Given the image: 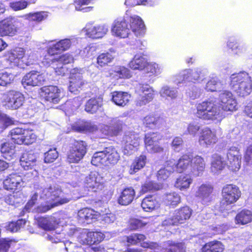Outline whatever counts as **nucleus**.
<instances>
[{
  "instance_id": "nucleus-1",
  "label": "nucleus",
  "mask_w": 252,
  "mask_h": 252,
  "mask_svg": "<svg viewBox=\"0 0 252 252\" xmlns=\"http://www.w3.org/2000/svg\"><path fill=\"white\" fill-rule=\"evenodd\" d=\"M228 161L226 163L220 155L214 154L212 157L211 170L216 173L222 170L226 165L233 171H238L241 165V155L238 148L231 147L227 153Z\"/></svg>"
},
{
  "instance_id": "nucleus-2",
  "label": "nucleus",
  "mask_w": 252,
  "mask_h": 252,
  "mask_svg": "<svg viewBox=\"0 0 252 252\" xmlns=\"http://www.w3.org/2000/svg\"><path fill=\"white\" fill-rule=\"evenodd\" d=\"M230 86L240 96L249 95L252 91V81L249 74L241 72L230 76Z\"/></svg>"
},
{
  "instance_id": "nucleus-3",
  "label": "nucleus",
  "mask_w": 252,
  "mask_h": 252,
  "mask_svg": "<svg viewBox=\"0 0 252 252\" xmlns=\"http://www.w3.org/2000/svg\"><path fill=\"white\" fill-rule=\"evenodd\" d=\"M197 117L204 120L217 119L220 114V109L216 102L212 100H208L196 105Z\"/></svg>"
},
{
  "instance_id": "nucleus-4",
  "label": "nucleus",
  "mask_w": 252,
  "mask_h": 252,
  "mask_svg": "<svg viewBox=\"0 0 252 252\" xmlns=\"http://www.w3.org/2000/svg\"><path fill=\"white\" fill-rule=\"evenodd\" d=\"M41 198L48 202L53 201V203H51L52 207L67 203L71 200L70 198L64 197L61 189L56 186H49L43 189Z\"/></svg>"
},
{
  "instance_id": "nucleus-5",
  "label": "nucleus",
  "mask_w": 252,
  "mask_h": 252,
  "mask_svg": "<svg viewBox=\"0 0 252 252\" xmlns=\"http://www.w3.org/2000/svg\"><path fill=\"white\" fill-rule=\"evenodd\" d=\"M191 215V210L188 206L182 207L174 211L173 216L162 222L163 225H178L184 223Z\"/></svg>"
},
{
  "instance_id": "nucleus-6",
  "label": "nucleus",
  "mask_w": 252,
  "mask_h": 252,
  "mask_svg": "<svg viewBox=\"0 0 252 252\" xmlns=\"http://www.w3.org/2000/svg\"><path fill=\"white\" fill-rule=\"evenodd\" d=\"M222 200L221 208L225 203L226 205L233 204L237 201L241 196L239 188L235 185H226L222 189Z\"/></svg>"
},
{
  "instance_id": "nucleus-7",
  "label": "nucleus",
  "mask_w": 252,
  "mask_h": 252,
  "mask_svg": "<svg viewBox=\"0 0 252 252\" xmlns=\"http://www.w3.org/2000/svg\"><path fill=\"white\" fill-rule=\"evenodd\" d=\"M87 144L82 141L74 143L67 155V160L70 163H78L87 152Z\"/></svg>"
},
{
  "instance_id": "nucleus-8",
  "label": "nucleus",
  "mask_w": 252,
  "mask_h": 252,
  "mask_svg": "<svg viewBox=\"0 0 252 252\" xmlns=\"http://www.w3.org/2000/svg\"><path fill=\"white\" fill-rule=\"evenodd\" d=\"M83 70L75 68L70 71L69 90L71 93H75L79 89H82L87 85V82L83 79Z\"/></svg>"
},
{
  "instance_id": "nucleus-9",
  "label": "nucleus",
  "mask_w": 252,
  "mask_h": 252,
  "mask_svg": "<svg viewBox=\"0 0 252 252\" xmlns=\"http://www.w3.org/2000/svg\"><path fill=\"white\" fill-rule=\"evenodd\" d=\"M25 54V50L20 47H17L8 52L6 56V61L9 66L23 67L24 64L23 59Z\"/></svg>"
},
{
  "instance_id": "nucleus-10",
  "label": "nucleus",
  "mask_w": 252,
  "mask_h": 252,
  "mask_svg": "<svg viewBox=\"0 0 252 252\" xmlns=\"http://www.w3.org/2000/svg\"><path fill=\"white\" fill-rule=\"evenodd\" d=\"M46 79V75L44 73L32 70L24 76L22 83L24 86H38L42 85Z\"/></svg>"
},
{
  "instance_id": "nucleus-11",
  "label": "nucleus",
  "mask_w": 252,
  "mask_h": 252,
  "mask_svg": "<svg viewBox=\"0 0 252 252\" xmlns=\"http://www.w3.org/2000/svg\"><path fill=\"white\" fill-rule=\"evenodd\" d=\"M125 146L123 152L125 155H129L138 148L140 143V139L138 134L133 132L126 133L124 137Z\"/></svg>"
},
{
  "instance_id": "nucleus-12",
  "label": "nucleus",
  "mask_w": 252,
  "mask_h": 252,
  "mask_svg": "<svg viewBox=\"0 0 252 252\" xmlns=\"http://www.w3.org/2000/svg\"><path fill=\"white\" fill-rule=\"evenodd\" d=\"M43 96L45 100L57 104L62 98L61 90L55 86H45L41 88Z\"/></svg>"
},
{
  "instance_id": "nucleus-13",
  "label": "nucleus",
  "mask_w": 252,
  "mask_h": 252,
  "mask_svg": "<svg viewBox=\"0 0 252 252\" xmlns=\"http://www.w3.org/2000/svg\"><path fill=\"white\" fill-rule=\"evenodd\" d=\"M83 31L89 37L93 38H100L103 37L108 31V26L106 24L93 26L87 24Z\"/></svg>"
},
{
  "instance_id": "nucleus-14",
  "label": "nucleus",
  "mask_w": 252,
  "mask_h": 252,
  "mask_svg": "<svg viewBox=\"0 0 252 252\" xmlns=\"http://www.w3.org/2000/svg\"><path fill=\"white\" fill-rule=\"evenodd\" d=\"M218 141L216 132L208 128H205L200 132L198 142L204 148H208L215 144Z\"/></svg>"
},
{
  "instance_id": "nucleus-15",
  "label": "nucleus",
  "mask_w": 252,
  "mask_h": 252,
  "mask_svg": "<svg viewBox=\"0 0 252 252\" xmlns=\"http://www.w3.org/2000/svg\"><path fill=\"white\" fill-rule=\"evenodd\" d=\"M5 99L6 106L12 109H17L21 107L24 101V95L19 92L9 91Z\"/></svg>"
},
{
  "instance_id": "nucleus-16",
  "label": "nucleus",
  "mask_w": 252,
  "mask_h": 252,
  "mask_svg": "<svg viewBox=\"0 0 252 252\" xmlns=\"http://www.w3.org/2000/svg\"><path fill=\"white\" fill-rule=\"evenodd\" d=\"M130 30L128 28L127 24L126 21L123 19H118L113 23L112 27L113 34L121 38H125L128 36Z\"/></svg>"
},
{
  "instance_id": "nucleus-17",
  "label": "nucleus",
  "mask_w": 252,
  "mask_h": 252,
  "mask_svg": "<svg viewBox=\"0 0 252 252\" xmlns=\"http://www.w3.org/2000/svg\"><path fill=\"white\" fill-rule=\"evenodd\" d=\"M205 168V162L203 158L199 156L192 157L190 167V175L193 177H198L202 175Z\"/></svg>"
},
{
  "instance_id": "nucleus-18",
  "label": "nucleus",
  "mask_w": 252,
  "mask_h": 252,
  "mask_svg": "<svg viewBox=\"0 0 252 252\" xmlns=\"http://www.w3.org/2000/svg\"><path fill=\"white\" fill-rule=\"evenodd\" d=\"M213 189L212 186L208 184H203L198 187L196 196L201 200L203 204H206L211 201Z\"/></svg>"
},
{
  "instance_id": "nucleus-19",
  "label": "nucleus",
  "mask_w": 252,
  "mask_h": 252,
  "mask_svg": "<svg viewBox=\"0 0 252 252\" xmlns=\"http://www.w3.org/2000/svg\"><path fill=\"white\" fill-rule=\"evenodd\" d=\"M23 184L22 177L16 173L10 174L3 181L4 188L7 190L20 189Z\"/></svg>"
},
{
  "instance_id": "nucleus-20",
  "label": "nucleus",
  "mask_w": 252,
  "mask_h": 252,
  "mask_svg": "<svg viewBox=\"0 0 252 252\" xmlns=\"http://www.w3.org/2000/svg\"><path fill=\"white\" fill-rule=\"evenodd\" d=\"M143 124L151 129L159 128L165 125L166 120L163 117L149 115L144 118Z\"/></svg>"
},
{
  "instance_id": "nucleus-21",
  "label": "nucleus",
  "mask_w": 252,
  "mask_h": 252,
  "mask_svg": "<svg viewBox=\"0 0 252 252\" xmlns=\"http://www.w3.org/2000/svg\"><path fill=\"white\" fill-rule=\"evenodd\" d=\"M176 161L174 159L167 161L163 168L159 169L157 173V177L159 181H164L174 172L175 169Z\"/></svg>"
},
{
  "instance_id": "nucleus-22",
  "label": "nucleus",
  "mask_w": 252,
  "mask_h": 252,
  "mask_svg": "<svg viewBox=\"0 0 252 252\" xmlns=\"http://www.w3.org/2000/svg\"><path fill=\"white\" fill-rule=\"evenodd\" d=\"M130 29L137 36H143L145 33V26L141 18L137 16L130 18Z\"/></svg>"
},
{
  "instance_id": "nucleus-23",
  "label": "nucleus",
  "mask_w": 252,
  "mask_h": 252,
  "mask_svg": "<svg viewBox=\"0 0 252 252\" xmlns=\"http://www.w3.org/2000/svg\"><path fill=\"white\" fill-rule=\"evenodd\" d=\"M140 91L141 94L136 102V105L138 106L146 105L153 99V91L149 86L146 85L141 87Z\"/></svg>"
},
{
  "instance_id": "nucleus-24",
  "label": "nucleus",
  "mask_w": 252,
  "mask_h": 252,
  "mask_svg": "<svg viewBox=\"0 0 252 252\" xmlns=\"http://www.w3.org/2000/svg\"><path fill=\"white\" fill-rule=\"evenodd\" d=\"M17 32L12 19H7L0 22V34L1 36H13Z\"/></svg>"
},
{
  "instance_id": "nucleus-25",
  "label": "nucleus",
  "mask_w": 252,
  "mask_h": 252,
  "mask_svg": "<svg viewBox=\"0 0 252 252\" xmlns=\"http://www.w3.org/2000/svg\"><path fill=\"white\" fill-rule=\"evenodd\" d=\"M71 43L72 42L70 39L65 38L61 40L49 48L48 53L49 54L53 55L67 50L70 48Z\"/></svg>"
},
{
  "instance_id": "nucleus-26",
  "label": "nucleus",
  "mask_w": 252,
  "mask_h": 252,
  "mask_svg": "<svg viewBox=\"0 0 252 252\" xmlns=\"http://www.w3.org/2000/svg\"><path fill=\"white\" fill-rule=\"evenodd\" d=\"M192 160V156L189 155H184L176 163L175 168L178 172H182L186 171L187 173L190 175V167Z\"/></svg>"
},
{
  "instance_id": "nucleus-27",
  "label": "nucleus",
  "mask_w": 252,
  "mask_h": 252,
  "mask_svg": "<svg viewBox=\"0 0 252 252\" xmlns=\"http://www.w3.org/2000/svg\"><path fill=\"white\" fill-rule=\"evenodd\" d=\"M36 156L32 153H24L20 158L21 166L25 169L29 170L36 165Z\"/></svg>"
},
{
  "instance_id": "nucleus-28",
  "label": "nucleus",
  "mask_w": 252,
  "mask_h": 252,
  "mask_svg": "<svg viewBox=\"0 0 252 252\" xmlns=\"http://www.w3.org/2000/svg\"><path fill=\"white\" fill-rule=\"evenodd\" d=\"M103 105V99L101 97L92 98L87 101L85 104V110L88 113L94 114Z\"/></svg>"
},
{
  "instance_id": "nucleus-29",
  "label": "nucleus",
  "mask_w": 252,
  "mask_h": 252,
  "mask_svg": "<svg viewBox=\"0 0 252 252\" xmlns=\"http://www.w3.org/2000/svg\"><path fill=\"white\" fill-rule=\"evenodd\" d=\"M225 87V84L223 81L215 77L210 79L207 83L205 89L207 92H220Z\"/></svg>"
},
{
  "instance_id": "nucleus-30",
  "label": "nucleus",
  "mask_w": 252,
  "mask_h": 252,
  "mask_svg": "<svg viewBox=\"0 0 252 252\" xmlns=\"http://www.w3.org/2000/svg\"><path fill=\"white\" fill-rule=\"evenodd\" d=\"M130 95L123 92H114L112 93V100L118 106L124 107L129 102Z\"/></svg>"
},
{
  "instance_id": "nucleus-31",
  "label": "nucleus",
  "mask_w": 252,
  "mask_h": 252,
  "mask_svg": "<svg viewBox=\"0 0 252 252\" xmlns=\"http://www.w3.org/2000/svg\"><path fill=\"white\" fill-rule=\"evenodd\" d=\"M105 155L106 166L114 165L120 159V155L115 148L109 147L104 150Z\"/></svg>"
},
{
  "instance_id": "nucleus-32",
  "label": "nucleus",
  "mask_w": 252,
  "mask_h": 252,
  "mask_svg": "<svg viewBox=\"0 0 252 252\" xmlns=\"http://www.w3.org/2000/svg\"><path fill=\"white\" fill-rule=\"evenodd\" d=\"M147 63V60L143 56L136 54L129 62V66L133 70H142L145 69Z\"/></svg>"
},
{
  "instance_id": "nucleus-33",
  "label": "nucleus",
  "mask_w": 252,
  "mask_h": 252,
  "mask_svg": "<svg viewBox=\"0 0 252 252\" xmlns=\"http://www.w3.org/2000/svg\"><path fill=\"white\" fill-rule=\"evenodd\" d=\"M100 177L96 172H92L87 176L85 180V184L87 188L94 189H97L100 186Z\"/></svg>"
},
{
  "instance_id": "nucleus-34",
  "label": "nucleus",
  "mask_w": 252,
  "mask_h": 252,
  "mask_svg": "<svg viewBox=\"0 0 252 252\" xmlns=\"http://www.w3.org/2000/svg\"><path fill=\"white\" fill-rule=\"evenodd\" d=\"M135 194V191L132 188L124 189L118 199L119 203L122 205L129 204L133 201Z\"/></svg>"
},
{
  "instance_id": "nucleus-35",
  "label": "nucleus",
  "mask_w": 252,
  "mask_h": 252,
  "mask_svg": "<svg viewBox=\"0 0 252 252\" xmlns=\"http://www.w3.org/2000/svg\"><path fill=\"white\" fill-rule=\"evenodd\" d=\"M38 226L46 230H51L55 228L58 222L54 217L40 218L38 220Z\"/></svg>"
},
{
  "instance_id": "nucleus-36",
  "label": "nucleus",
  "mask_w": 252,
  "mask_h": 252,
  "mask_svg": "<svg viewBox=\"0 0 252 252\" xmlns=\"http://www.w3.org/2000/svg\"><path fill=\"white\" fill-rule=\"evenodd\" d=\"M235 221L236 224L245 225L252 221V212L248 210H243L236 216Z\"/></svg>"
},
{
  "instance_id": "nucleus-37",
  "label": "nucleus",
  "mask_w": 252,
  "mask_h": 252,
  "mask_svg": "<svg viewBox=\"0 0 252 252\" xmlns=\"http://www.w3.org/2000/svg\"><path fill=\"white\" fill-rule=\"evenodd\" d=\"M95 218L94 212L89 208L82 209L78 212V219L81 222L90 223Z\"/></svg>"
},
{
  "instance_id": "nucleus-38",
  "label": "nucleus",
  "mask_w": 252,
  "mask_h": 252,
  "mask_svg": "<svg viewBox=\"0 0 252 252\" xmlns=\"http://www.w3.org/2000/svg\"><path fill=\"white\" fill-rule=\"evenodd\" d=\"M110 52L102 53L97 58V63L101 67L105 66L111 63L115 57V51L110 49Z\"/></svg>"
},
{
  "instance_id": "nucleus-39",
  "label": "nucleus",
  "mask_w": 252,
  "mask_h": 252,
  "mask_svg": "<svg viewBox=\"0 0 252 252\" xmlns=\"http://www.w3.org/2000/svg\"><path fill=\"white\" fill-rule=\"evenodd\" d=\"M224 247L220 241H211L206 243L202 248V252H222Z\"/></svg>"
},
{
  "instance_id": "nucleus-40",
  "label": "nucleus",
  "mask_w": 252,
  "mask_h": 252,
  "mask_svg": "<svg viewBox=\"0 0 252 252\" xmlns=\"http://www.w3.org/2000/svg\"><path fill=\"white\" fill-rule=\"evenodd\" d=\"M73 128L78 132H94L97 129L96 126L90 122H82L76 124L73 126Z\"/></svg>"
},
{
  "instance_id": "nucleus-41",
  "label": "nucleus",
  "mask_w": 252,
  "mask_h": 252,
  "mask_svg": "<svg viewBox=\"0 0 252 252\" xmlns=\"http://www.w3.org/2000/svg\"><path fill=\"white\" fill-rule=\"evenodd\" d=\"M163 200L166 205L175 207L181 201L180 196L175 192L166 193L163 197Z\"/></svg>"
},
{
  "instance_id": "nucleus-42",
  "label": "nucleus",
  "mask_w": 252,
  "mask_h": 252,
  "mask_svg": "<svg viewBox=\"0 0 252 252\" xmlns=\"http://www.w3.org/2000/svg\"><path fill=\"white\" fill-rule=\"evenodd\" d=\"M146 160V157L144 155H141L136 158L130 166V174H134L142 168L145 165Z\"/></svg>"
},
{
  "instance_id": "nucleus-43",
  "label": "nucleus",
  "mask_w": 252,
  "mask_h": 252,
  "mask_svg": "<svg viewBox=\"0 0 252 252\" xmlns=\"http://www.w3.org/2000/svg\"><path fill=\"white\" fill-rule=\"evenodd\" d=\"M25 130V129L20 127H16L11 130L10 135L12 142L17 144H22Z\"/></svg>"
},
{
  "instance_id": "nucleus-44",
  "label": "nucleus",
  "mask_w": 252,
  "mask_h": 252,
  "mask_svg": "<svg viewBox=\"0 0 252 252\" xmlns=\"http://www.w3.org/2000/svg\"><path fill=\"white\" fill-rule=\"evenodd\" d=\"M160 95L166 99L169 98L171 99L176 98L178 95L177 90L174 88L170 87L168 86L162 87L159 91Z\"/></svg>"
},
{
  "instance_id": "nucleus-45",
  "label": "nucleus",
  "mask_w": 252,
  "mask_h": 252,
  "mask_svg": "<svg viewBox=\"0 0 252 252\" xmlns=\"http://www.w3.org/2000/svg\"><path fill=\"white\" fill-rule=\"evenodd\" d=\"M157 206V201L152 196L144 198L141 203V207L146 212L153 210Z\"/></svg>"
},
{
  "instance_id": "nucleus-46",
  "label": "nucleus",
  "mask_w": 252,
  "mask_h": 252,
  "mask_svg": "<svg viewBox=\"0 0 252 252\" xmlns=\"http://www.w3.org/2000/svg\"><path fill=\"white\" fill-rule=\"evenodd\" d=\"M91 162L95 166L103 165L106 166L104 151L95 152L92 157Z\"/></svg>"
},
{
  "instance_id": "nucleus-47",
  "label": "nucleus",
  "mask_w": 252,
  "mask_h": 252,
  "mask_svg": "<svg viewBox=\"0 0 252 252\" xmlns=\"http://www.w3.org/2000/svg\"><path fill=\"white\" fill-rule=\"evenodd\" d=\"M192 180L189 176H181L176 182L175 187L181 190L186 189L189 188Z\"/></svg>"
},
{
  "instance_id": "nucleus-48",
  "label": "nucleus",
  "mask_w": 252,
  "mask_h": 252,
  "mask_svg": "<svg viewBox=\"0 0 252 252\" xmlns=\"http://www.w3.org/2000/svg\"><path fill=\"white\" fill-rule=\"evenodd\" d=\"M166 252H182L184 250V245L182 243H175L172 241L166 242L164 245Z\"/></svg>"
},
{
  "instance_id": "nucleus-49",
  "label": "nucleus",
  "mask_w": 252,
  "mask_h": 252,
  "mask_svg": "<svg viewBox=\"0 0 252 252\" xmlns=\"http://www.w3.org/2000/svg\"><path fill=\"white\" fill-rule=\"evenodd\" d=\"M161 140V136L157 132H148L145 135V145L159 143Z\"/></svg>"
},
{
  "instance_id": "nucleus-50",
  "label": "nucleus",
  "mask_w": 252,
  "mask_h": 252,
  "mask_svg": "<svg viewBox=\"0 0 252 252\" xmlns=\"http://www.w3.org/2000/svg\"><path fill=\"white\" fill-rule=\"evenodd\" d=\"M126 239L128 245H135L144 241L146 239V236L142 234L133 233L126 236Z\"/></svg>"
},
{
  "instance_id": "nucleus-51",
  "label": "nucleus",
  "mask_w": 252,
  "mask_h": 252,
  "mask_svg": "<svg viewBox=\"0 0 252 252\" xmlns=\"http://www.w3.org/2000/svg\"><path fill=\"white\" fill-rule=\"evenodd\" d=\"M111 126L108 127V126H105V127L109 129L111 131H106L104 133L105 134H108L109 133L117 135L118 132L122 129V124L120 121L117 120L113 119L111 121L110 124Z\"/></svg>"
},
{
  "instance_id": "nucleus-52",
  "label": "nucleus",
  "mask_w": 252,
  "mask_h": 252,
  "mask_svg": "<svg viewBox=\"0 0 252 252\" xmlns=\"http://www.w3.org/2000/svg\"><path fill=\"white\" fill-rule=\"evenodd\" d=\"M14 121L6 114L0 113V133L5 129L9 126L12 125Z\"/></svg>"
},
{
  "instance_id": "nucleus-53",
  "label": "nucleus",
  "mask_w": 252,
  "mask_h": 252,
  "mask_svg": "<svg viewBox=\"0 0 252 252\" xmlns=\"http://www.w3.org/2000/svg\"><path fill=\"white\" fill-rule=\"evenodd\" d=\"M36 138V136L32 130L25 129L23 139H22L23 144H31L35 141Z\"/></svg>"
},
{
  "instance_id": "nucleus-54",
  "label": "nucleus",
  "mask_w": 252,
  "mask_h": 252,
  "mask_svg": "<svg viewBox=\"0 0 252 252\" xmlns=\"http://www.w3.org/2000/svg\"><path fill=\"white\" fill-rule=\"evenodd\" d=\"M14 78V75L7 72L0 73V86H5L10 84Z\"/></svg>"
},
{
  "instance_id": "nucleus-55",
  "label": "nucleus",
  "mask_w": 252,
  "mask_h": 252,
  "mask_svg": "<svg viewBox=\"0 0 252 252\" xmlns=\"http://www.w3.org/2000/svg\"><path fill=\"white\" fill-rule=\"evenodd\" d=\"M221 106L222 108L226 111H232L236 109L237 102L233 94L231 95V97H230L226 102L221 104Z\"/></svg>"
},
{
  "instance_id": "nucleus-56",
  "label": "nucleus",
  "mask_w": 252,
  "mask_h": 252,
  "mask_svg": "<svg viewBox=\"0 0 252 252\" xmlns=\"http://www.w3.org/2000/svg\"><path fill=\"white\" fill-rule=\"evenodd\" d=\"M26 223V221L23 220H19L16 221H12L8 223L7 229L14 232H17L21 228L23 227Z\"/></svg>"
},
{
  "instance_id": "nucleus-57",
  "label": "nucleus",
  "mask_w": 252,
  "mask_h": 252,
  "mask_svg": "<svg viewBox=\"0 0 252 252\" xmlns=\"http://www.w3.org/2000/svg\"><path fill=\"white\" fill-rule=\"evenodd\" d=\"M56 149H51L44 154V161L46 163L54 162L58 157Z\"/></svg>"
},
{
  "instance_id": "nucleus-58",
  "label": "nucleus",
  "mask_w": 252,
  "mask_h": 252,
  "mask_svg": "<svg viewBox=\"0 0 252 252\" xmlns=\"http://www.w3.org/2000/svg\"><path fill=\"white\" fill-rule=\"evenodd\" d=\"M15 146L10 142H5L1 144L0 151L2 153L11 156L15 153Z\"/></svg>"
},
{
  "instance_id": "nucleus-59",
  "label": "nucleus",
  "mask_w": 252,
  "mask_h": 252,
  "mask_svg": "<svg viewBox=\"0 0 252 252\" xmlns=\"http://www.w3.org/2000/svg\"><path fill=\"white\" fill-rule=\"evenodd\" d=\"M89 244L94 245L100 242L104 238L103 234L99 232H90Z\"/></svg>"
},
{
  "instance_id": "nucleus-60",
  "label": "nucleus",
  "mask_w": 252,
  "mask_h": 252,
  "mask_svg": "<svg viewBox=\"0 0 252 252\" xmlns=\"http://www.w3.org/2000/svg\"><path fill=\"white\" fill-rule=\"evenodd\" d=\"M146 150L149 153H162L164 152V148L159 145V143L145 145Z\"/></svg>"
},
{
  "instance_id": "nucleus-61",
  "label": "nucleus",
  "mask_w": 252,
  "mask_h": 252,
  "mask_svg": "<svg viewBox=\"0 0 252 252\" xmlns=\"http://www.w3.org/2000/svg\"><path fill=\"white\" fill-rule=\"evenodd\" d=\"M53 63L55 62L58 63L59 64H66L71 63L73 61V58L72 56L68 54H64L60 56L59 58H54L52 59Z\"/></svg>"
},
{
  "instance_id": "nucleus-62",
  "label": "nucleus",
  "mask_w": 252,
  "mask_h": 252,
  "mask_svg": "<svg viewBox=\"0 0 252 252\" xmlns=\"http://www.w3.org/2000/svg\"><path fill=\"white\" fill-rule=\"evenodd\" d=\"M161 70V66L156 63H147L145 71L148 73H151L153 74L158 75L160 73Z\"/></svg>"
},
{
  "instance_id": "nucleus-63",
  "label": "nucleus",
  "mask_w": 252,
  "mask_h": 252,
  "mask_svg": "<svg viewBox=\"0 0 252 252\" xmlns=\"http://www.w3.org/2000/svg\"><path fill=\"white\" fill-rule=\"evenodd\" d=\"M203 93V90L200 88L195 86H193L191 87V89L189 91L187 92L188 95L192 99H195L197 98L200 96L201 94Z\"/></svg>"
},
{
  "instance_id": "nucleus-64",
  "label": "nucleus",
  "mask_w": 252,
  "mask_h": 252,
  "mask_svg": "<svg viewBox=\"0 0 252 252\" xmlns=\"http://www.w3.org/2000/svg\"><path fill=\"white\" fill-rule=\"evenodd\" d=\"M90 232L87 229H83L77 236L78 241L82 244H89Z\"/></svg>"
}]
</instances>
